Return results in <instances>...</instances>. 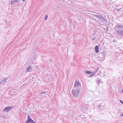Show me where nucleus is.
Masks as SVG:
<instances>
[{"mask_svg": "<svg viewBox=\"0 0 123 123\" xmlns=\"http://www.w3.org/2000/svg\"><path fill=\"white\" fill-rule=\"evenodd\" d=\"M115 29L117 36L120 38L123 37V24H118L116 25Z\"/></svg>", "mask_w": 123, "mask_h": 123, "instance_id": "f257e3e1", "label": "nucleus"}, {"mask_svg": "<svg viewBox=\"0 0 123 123\" xmlns=\"http://www.w3.org/2000/svg\"><path fill=\"white\" fill-rule=\"evenodd\" d=\"M80 89H75L73 88L72 90V93L73 96L76 98L79 96Z\"/></svg>", "mask_w": 123, "mask_h": 123, "instance_id": "f03ea898", "label": "nucleus"}, {"mask_svg": "<svg viewBox=\"0 0 123 123\" xmlns=\"http://www.w3.org/2000/svg\"><path fill=\"white\" fill-rule=\"evenodd\" d=\"M74 88L80 89L81 88V84L78 80H76L75 82Z\"/></svg>", "mask_w": 123, "mask_h": 123, "instance_id": "7ed1b4c3", "label": "nucleus"}, {"mask_svg": "<svg viewBox=\"0 0 123 123\" xmlns=\"http://www.w3.org/2000/svg\"><path fill=\"white\" fill-rule=\"evenodd\" d=\"M13 108V107L12 106H7L3 110V111L8 112L11 110Z\"/></svg>", "mask_w": 123, "mask_h": 123, "instance_id": "20e7f679", "label": "nucleus"}, {"mask_svg": "<svg viewBox=\"0 0 123 123\" xmlns=\"http://www.w3.org/2000/svg\"><path fill=\"white\" fill-rule=\"evenodd\" d=\"M25 123H36L29 116H28V120L25 121Z\"/></svg>", "mask_w": 123, "mask_h": 123, "instance_id": "39448f33", "label": "nucleus"}, {"mask_svg": "<svg viewBox=\"0 0 123 123\" xmlns=\"http://www.w3.org/2000/svg\"><path fill=\"white\" fill-rule=\"evenodd\" d=\"M8 78L5 77L3 79H0V86L5 83Z\"/></svg>", "mask_w": 123, "mask_h": 123, "instance_id": "423d86ee", "label": "nucleus"}, {"mask_svg": "<svg viewBox=\"0 0 123 123\" xmlns=\"http://www.w3.org/2000/svg\"><path fill=\"white\" fill-rule=\"evenodd\" d=\"M93 15L94 17H96L97 18H98L102 20L103 21H105V20L104 17H102L101 15H98L96 14H94Z\"/></svg>", "mask_w": 123, "mask_h": 123, "instance_id": "0eeeda50", "label": "nucleus"}, {"mask_svg": "<svg viewBox=\"0 0 123 123\" xmlns=\"http://www.w3.org/2000/svg\"><path fill=\"white\" fill-rule=\"evenodd\" d=\"M106 54L105 52V51H103L102 52H101L99 54V57L101 58H105Z\"/></svg>", "mask_w": 123, "mask_h": 123, "instance_id": "6e6552de", "label": "nucleus"}, {"mask_svg": "<svg viewBox=\"0 0 123 123\" xmlns=\"http://www.w3.org/2000/svg\"><path fill=\"white\" fill-rule=\"evenodd\" d=\"M19 2V1L18 0H12L10 1V3L11 4V5H13L14 3H16Z\"/></svg>", "mask_w": 123, "mask_h": 123, "instance_id": "1a4fd4ad", "label": "nucleus"}, {"mask_svg": "<svg viewBox=\"0 0 123 123\" xmlns=\"http://www.w3.org/2000/svg\"><path fill=\"white\" fill-rule=\"evenodd\" d=\"M95 52L96 53H98L99 52V47L98 46H95Z\"/></svg>", "mask_w": 123, "mask_h": 123, "instance_id": "9d476101", "label": "nucleus"}, {"mask_svg": "<svg viewBox=\"0 0 123 123\" xmlns=\"http://www.w3.org/2000/svg\"><path fill=\"white\" fill-rule=\"evenodd\" d=\"M32 69V68L31 66H29L26 70L27 72H30L31 71Z\"/></svg>", "mask_w": 123, "mask_h": 123, "instance_id": "9b49d317", "label": "nucleus"}, {"mask_svg": "<svg viewBox=\"0 0 123 123\" xmlns=\"http://www.w3.org/2000/svg\"><path fill=\"white\" fill-rule=\"evenodd\" d=\"M51 78L52 77L51 76L49 75L46 78V80L47 81H49L51 80Z\"/></svg>", "mask_w": 123, "mask_h": 123, "instance_id": "f8f14e48", "label": "nucleus"}, {"mask_svg": "<svg viewBox=\"0 0 123 123\" xmlns=\"http://www.w3.org/2000/svg\"><path fill=\"white\" fill-rule=\"evenodd\" d=\"M98 68L97 69H96L95 70V72H93L92 74L90 75V77H92V76H94V74H95V73H96V72H97L98 71Z\"/></svg>", "mask_w": 123, "mask_h": 123, "instance_id": "ddd939ff", "label": "nucleus"}, {"mask_svg": "<svg viewBox=\"0 0 123 123\" xmlns=\"http://www.w3.org/2000/svg\"><path fill=\"white\" fill-rule=\"evenodd\" d=\"M85 73L88 74H90L92 73V72L90 71H89L87 70H85Z\"/></svg>", "mask_w": 123, "mask_h": 123, "instance_id": "4468645a", "label": "nucleus"}, {"mask_svg": "<svg viewBox=\"0 0 123 123\" xmlns=\"http://www.w3.org/2000/svg\"><path fill=\"white\" fill-rule=\"evenodd\" d=\"M99 109L101 110H102L104 109V106H101L100 105H99Z\"/></svg>", "mask_w": 123, "mask_h": 123, "instance_id": "2eb2a0df", "label": "nucleus"}, {"mask_svg": "<svg viewBox=\"0 0 123 123\" xmlns=\"http://www.w3.org/2000/svg\"><path fill=\"white\" fill-rule=\"evenodd\" d=\"M100 80V79H98H98L96 80H95L96 81L98 84H100V83L101 82V80Z\"/></svg>", "mask_w": 123, "mask_h": 123, "instance_id": "dca6fc26", "label": "nucleus"}, {"mask_svg": "<svg viewBox=\"0 0 123 123\" xmlns=\"http://www.w3.org/2000/svg\"><path fill=\"white\" fill-rule=\"evenodd\" d=\"M97 32L96 30H95L94 31H93V34H92V35H93V34H96Z\"/></svg>", "mask_w": 123, "mask_h": 123, "instance_id": "f3484780", "label": "nucleus"}, {"mask_svg": "<svg viewBox=\"0 0 123 123\" xmlns=\"http://www.w3.org/2000/svg\"><path fill=\"white\" fill-rule=\"evenodd\" d=\"M115 9H116L118 11H119L121 10L122 9L121 8H116Z\"/></svg>", "mask_w": 123, "mask_h": 123, "instance_id": "a211bd4d", "label": "nucleus"}, {"mask_svg": "<svg viewBox=\"0 0 123 123\" xmlns=\"http://www.w3.org/2000/svg\"><path fill=\"white\" fill-rule=\"evenodd\" d=\"M96 39V37H94L92 38L91 39V40H92V41H94V40H95Z\"/></svg>", "mask_w": 123, "mask_h": 123, "instance_id": "6ab92c4d", "label": "nucleus"}, {"mask_svg": "<svg viewBox=\"0 0 123 123\" xmlns=\"http://www.w3.org/2000/svg\"><path fill=\"white\" fill-rule=\"evenodd\" d=\"M47 17H48V15H46L45 16V17L44 18V19L45 20H47Z\"/></svg>", "mask_w": 123, "mask_h": 123, "instance_id": "aec40b11", "label": "nucleus"}, {"mask_svg": "<svg viewBox=\"0 0 123 123\" xmlns=\"http://www.w3.org/2000/svg\"><path fill=\"white\" fill-rule=\"evenodd\" d=\"M46 92V91H42L41 92V94H44Z\"/></svg>", "mask_w": 123, "mask_h": 123, "instance_id": "412c9836", "label": "nucleus"}, {"mask_svg": "<svg viewBox=\"0 0 123 123\" xmlns=\"http://www.w3.org/2000/svg\"><path fill=\"white\" fill-rule=\"evenodd\" d=\"M117 41V40L116 39H114L113 41V42H116Z\"/></svg>", "mask_w": 123, "mask_h": 123, "instance_id": "4be33fe9", "label": "nucleus"}, {"mask_svg": "<svg viewBox=\"0 0 123 123\" xmlns=\"http://www.w3.org/2000/svg\"><path fill=\"white\" fill-rule=\"evenodd\" d=\"M106 28H107V29H106V31H108V27H107H107H106Z\"/></svg>", "mask_w": 123, "mask_h": 123, "instance_id": "5701e85b", "label": "nucleus"}, {"mask_svg": "<svg viewBox=\"0 0 123 123\" xmlns=\"http://www.w3.org/2000/svg\"><path fill=\"white\" fill-rule=\"evenodd\" d=\"M120 102L123 104V102L121 100H120Z\"/></svg>", "mask_w": 123, "mask_h": 123, "instance_id": "b1692460", "label": "nucleus"}, {"mask_svg": "<svg viewBox=\"0 0 123 123\" xmlns=\"http://www.w3.org/2000/svg\"><path fill=\"white\" fill-rule=\"evenodd\" d=\"M105 72H104L103 73V76H105Z\"/></svg>", "mask_w": 123, "mask_h": 123, "instance_id": "393cba45", "label": "nucleus"}, {"mask_svg": "<svg viewBox=\"0 0 123 123\" xmlns=\"http://www.w3.org/2000/svg\"><path fill=\"white\" fill-rule=\"evenodd\" d=\"M49 60L51 62H52V60L51 59H49Z\"/></svg>", "mask_w": 123, "mask_h": 123, "instance_id": "a878e982", "label": "nucleus"}, {"mask_svg": "<svg viewBox=\"0 0 123 123\" xmlns=\"http://www.w3.org/2000/svg\"><path fill=\"white\" fill-rule=\"evenodd\" d=\"M121 116H123V114H121Z\"/></svg>", "mask_w": 123, "mask_h": 123, "instance_id": "bb28decb", "label": "nucleus"}, {"mask_svg": "<svg viewBox=\"0 0 123 123\" xmlns=\"http://www.w3.org/2000/svg\"><path fill=\"white\" fill-rule=\"evenodd\" d=\"M122 92L123 93V89H122Z\"/></svg>", "mask_w": 123, "mask_h": 123, "instance_id": "cd10ccee", "label": "nucleus"}, {"mask_svg": "<svg viewBox=\"0 0 123 123\" xmlns=\"http://www.w3.org/2000/svg\"><path fill=\"white\" fill-rule=\"evenodd\" d=\"M24 84L23 85L21 86L20 87H22L24 85Z\"/></svg>", "mask_w": 123, "mask_h": 123, "instance_id": "c85d7f7f", "label": "nucleus"}, {"mask_svg": "<svg viewBox=\"0 0 123 123\" xmlns=\"http://www.w3.org/2000/svg\"><path fill=\"white\" fill-rule=\"evenodd\" d=\"M23 0L24 2L25 1V0Z\"/></svg>", "mask_w": 123, "mask_h": 123, "instance_id": "c756f323", "label": "nucleus"}, {"mask_svg": "<svg viewBox=\"0 0 123 123\" xmlns=\"http://www.w3.org/2000/svg\"><path fill=\"white\" fill-rule=\"evenodd\" d=\"M38 80H40L39 79H38Z\"/></svg>", "mask_w": 123, "mask_h": 123, "instance_id": "7c9ffc66", "label": "nucleus"}, {"mask_svg": "<svg viewBox=\"0 0 123 123\" xmlns=\"http://www.w3.org/2000/svg\"><path fill=\"white\" fill-rule=\"evenodd\" d=\"M34 78V77H33V78H32V79H33Z\"/></svg>", "mask_w": 123, "mask_h": 123, "instance_id": "2f4dec72", "label": "nucleus"}, {"mask_svg": "<svg viewBox=\"0 0 123 123\" xmlns=\"http://www.w3.org/2000/svg\"><path fill=\"white\" fill-rule=\"evenodd\" d=\"M71 3H73V2H71Z\"/></svg>", "mask_w": 123, "mask_h": 123, "instance_id": "473e14b6", "label": "nucleus"}]
</instances>
